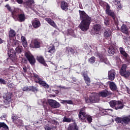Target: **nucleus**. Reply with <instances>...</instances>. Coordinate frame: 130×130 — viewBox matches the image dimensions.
I'll use <instances>...</instances> for the list:
<instances>
[{"instance_id":"nucleus-1","label":"nucleus","mask_w":130,"mask_h":130,"mask_svg":"<svg viewBox=\"0 0 130 130\" xmlns=\"http://www.w3.org/2000/svg\"><path fill=\"white\" fill-rule=\"evenodd\" d=\"M79 15L81 22L79 24V27L81 31L86 32L90 29V25L92 22V18L86 14L84 11L79 10Z\"/></svg>"},{"instance_id":"nucleus-2","label":"nucleus","mask_w":130,"mask_h":130,"mask_svg":"<svg viewBox=\"0 0 130 130\" xmlns=\"http://www.w3.org/2000/svg\"><path fill=\"white\" fill-rule=\"evenodd\" d=\"M12 18L15 20V21H18V22H25L26 20V16L25 13L22 12L20 13L19 10L15 9L12 12Z\"/></svg>"},{"instance_id":"nucleus-3","label":"nucleus","mask_w":130,"mask_h":130,"mask_svg":"<svg viewBox=\"0 0 130 130\" xmlns=\"http://www.w3.org/2000/svg\"><path fill=\"white\" fill-rule=\"evenodd\" d=\"M33 78L34 80L37 84H39L41 86H42L45 89H49V85L45 82V81H43L42 78H40L39 75L37 74H33Z\"/></svg>"},{"instance_id":"nucleus-4","label":"nucleus","mask_w":130,"mask_h":130,"mask_svg":"<svg viewBox=\"0 0 130 130\" xmlns=\"http://www.w3.org/2000/svg\"><path fill=\"white\" fill-rule=\"evenodd\" d=\"M127 65L126 64H123L120 70V74L122 77H124L125 79H127L130 76L129 71H126Z\"/></svg>"},{"instance_id":"nucleus-5","label":"nucleus","mask_w":130,"mask_h":130,"mask_svg":"<svg viewBox=\"0 0 130 130\" xmlns=\"http://www.w3.org/2000/svg\"><path fill=\"white\" fill-rule=\"evenodd\" d=\"M105 13L106 15L111 17L112 19H113L114 21H116V14L110 10V6H109V4H107L106 6Z\"/></svg>"},{"instance_id":"nucleus-6","label":"nucleus","mask_w":130,"mask_h":130,"mask_svg":"<svg viewBox=\"0 0 130 130\" xmlns=\"http://www.w3.org/2000/svg\"><path fill=\"white\" fill-rule=\"evenodd\" d=\"M8 55L9 57L14 61V60H16V58H17V55L16 54V52L14 50L13 48L9 47L8 49Z\"/></svg>"},{"instance_id":"nucleus-7","label":"nucleus","mask_w":130,"mask_h":130,"mask_svg":"<svg viewBox=\"0 0 130 130\" xmlns=\"http://www.w3.org/2000/svg\"><path fill=\"white\" fill-rule=\"evenodd\" d=\"M41 45V42H40V40L38 39H34L31 41L30 47L31 48H40Z\"/></svg>"},{"instance_id":"nucleus-8","label":"nucleus","mask_w":130,"mask_h":130,"mask_svg":"<svg viewBox=\"0 0 130 130\" xmlns=\"http://www.w3.org/2000/svg\"><path fill=\"white\" fill-rule=\"evenodd\" d=\"M4 103L6 104V105H8L9 104H11L12 101H13V99H12V93H7L4 96Z\"/></svg>"},{"instance_id":"nucleus-9","label":"nucleus","mask_w":130,"mask_h":130,"mask_svg":"<svg viewBox=\"0 0 130 130\" xmlns=\"http://www.w3.org/2000/svg\"><path fill=\"white\" fill-rule=\"evenodd\" d=\"M25 56L26 57L27 60L29 61V63L31 65H33L36 62V60H35V58H34V56L28 52L25 53Z\"/></svg>"},{"instance_id":"nucleus-10","label":"nucleus","mask_w":130,"mask_h":130,"mask_svg":"<svg viewBox=\"0 0 130 130\" xmlns=\"http://www.w3.org/2000/svg\"><path fill=\"white\" fill-rule=\"evenodd\" d=\"M79 120L82 122H87L88 123H91L93 120V118H92V116L89 114L85 115V117H82V118L79 119Z\"/></svg>"},{"instance_id":"nucleus-11","label":"nucleus","mask_w":130,"mask_h":130,"mask_svg":"<svg viewBox=\"0 0 130 130\" xmlns=\"http://www.w3.org/2000/svg\"><path fill=\"white\" fill-rule=\"evenodd\" d=\"M49 105L52 108H58V107H60V105L59 103L56 102L55 100H49L48 101Z\"/></svg>"},{"instance_id":"nucleus-12","label":"nucleus","mask_w":130,"mask_h":130,"mask_svg":"<svg viewBox=\"0 0 130 130\" xmlns=\"http://www.w3.org/2000/svg\"><path fill=\"white\" fill-rule=\"evenodd\" d=\"M96 57H99L100 58L99 62H104L106 64H107L108 62V60L107 58H105L103 56V54L99 52H96Z\"/></svg>"},{"instance_id":"nucleus-13","label":"nucleus","mask_w":130,"mask_h":130,"mask_svg":"<svg viewBox=\"0 0 130 130\" xmlns=\"http://www.w3.org/2000/svg\"><path fill=\"white\" fill-rule=\"evenodd\" d=\"M32 25L34 28L37 29V28H39L40 26H41V23H40V20L38 19V18H35L31 21Z\"/></svg>"},{"instance_id":"nucleus-14","label":"nucleus","mask_w":130,"mask_h":130,"mask_svg":"<svg viewBox=\"0 0 130 130\" xmlns=\"http://www.w3.org/2000/svg\"><path fill=\"white\" fill-rule=\"evenodd\" d=\"M109 95H110V92H109L107 89L103 90L99 92V96H100V97H103V98H106V97H108Z\"/></svg>"},{"instance_id":"nucleus-15","label":"nucleus","mask_w":130,"mask_h":130,"mask_svg":"<svg viewBox=\"0 0 130 130\" xmlns=\"http://www.w3.org/2000/svg\"><path fill=\"white\" fill-rule=\"evenodd\" d=\"M81 75L83 77L85 82L87 85L90 86V84H91V80H90V78L88 77V74L85 72H83Z\"/></svg>"},{"instance_id":"nucleus-16","label":"nucleus","mask_w":130,"mask_h":130,"mask_svg":"<svg viewBox=\"0 0 130 130\" xmlns=\"http://www.w3.org/2000/svg\"><path fill=\"white\" fill-rule=\"evenodd\" d=\"M87 114H86V108L83 107L80 110L78 114V117L79 119L80 118H82V117H85V115H86Z\"/></svg>"},{"instance_id":"nucleus-17","label":"nucleus","mask_w":130,"mask_h":130,"mask_svg":"<svg viewBox=\"0 0 130 130\" xmlns=\"http://www.w3.org/2000/svg\"><path fill=\"white\" fill-rule=\"evenodd\" d=\"M60 7L63 11H68L69 10V4L65 1L61 2Z\"/></svg>"},{"instance_id":"nucleus-18","label":"nucleus","mask_w":130,"mask_h":130,"mask_svg":"<svg viewBox=\"0 0 130 130\" xmlns=\"http://www.w3.org/2000/svg\"><path fill=\"white\" fill-rule=\"evenodd\" d=\"M45 20L51 26L53 27L54 28H57V25H56V24L54 21L51 19V18H45Z\"/></svg>"},{"instance_id":"nucleus-19","label":"nucleus","mask_w":130,"mask_h":130,"mask_svg":"<svg viewBox=\"0 0 130 130\" xmlns=\"http://www.w3.org/2000/svg\"><path fill=\"white\" fill-rule=\"evenodd\" d=\"M115 71L111 70L108 72V78L110 81H113L115 79Z\"/></svg>"},{"instance_id":"nucleus-20","label":"nucleus","mask_w":130,"mask_h":130,"mask_svg":"<svg viewBox=\"0 0 130 130\" xmlns=\"http://www.w3.org/2000/svg\"><path fill=\"white\" fill-rule=\"evenodd\" d=\"M37 59L40 63H41V64H43L44 67H48V65H47V63L45 62V60H44V58L42 56H40L39 57H37Z\"/></svg>"},{"instance_id":"nucleus-21","label":"nucleus","mask_w":130,"mask_h":130,"mask_svg":"<svg viewBox=\"0 0 130 130\" xmlns=\"http://www.w3.org/2000/svg\"><path fill=\"white\" fill-rule=\"evenodd\" d=\"M111 30L109 28L105 29L104 31V36L105 38H108L111 36Z\"/></svg>"},{"instance_id":"nucleus-22","label":"nucleus","mask_w":130,"mask_h":130,"mask_svg":"<svg viewBox=\"0 0 130 130\" xmlns=\"http://www.w3.org/2000/svg\"><path fill=\"white\" fill-rule=\"evenodd\" d=\"M117 106L115 107V110H118V109H123L124 107V104L121 101H117Z\"/></svg>"},{"instance_id":"nucleus-23","label":"nucleus","mask_w":130,"mask_h":130,"mask_svg":"<svg viewBox=\"0 0 130 130\" xmlns=\"http://www.w3.org/2000/svg\"><path fill=\"white\" fill-rule=\"evenodd\" d=\"M65 51L66 53H68V54H70V52L71 54H75V53L77 52V51H76V50H75V49L70 47H67L66 48Z\"/></svg>"},{"instance_id":"nucleus-24","label":"nucleus","mask_w":130,"mask_h":130,"mask_svg":"<svg viewBox=\"0 0 130 130\" xmlns=\"http://www.w3.org/2000/svg\"><path fill=\"white\" fill-rule=\"evenodd\" d=\"M93 29L95 34H99V32L101 30V25L95 24L93 26Z\"/></svg>"},{"instance_id":"nucleus-25","label":"nucleus","mask_w":130,"mask_h":130,"mask_svg":"<svg viewBox=\"0 0 130 130\" xmlns=\"http://www.w3.org/2000/svg\"><path fill=\"white\" fill-rule=\"evenodd\" d=\"M121 54L123 57H124V59L125 60V61L128 62V63H129L130 57L128 55V54H127L126 52L125 51L123 53H122Z\"/></svg>"},{"instance_id":"nucleus-26","label":"nucleus","mask_w":130,"mask_h":130,"mask_svg":"<svg viewBox=\"0 0 130 130\" xmlns=\"http://www.w3.org/2000/svg\"><path fill=\"white\" fill-rule=\"evenodd\" d=\"M109 83L110 89H111L112 91H116V89H117V86H116V84H115L114 82L111 81H110Z\"/></svg>"},{"instance_id":"nucleus-27","label":"nucleus","mask_w":130,"mask_h":130,"mask_svg":"<svg viewBox=\"0 0 130 130\" xmlns=\"http://www.w3.org/2000/svg\"><path fill=\"white\" fill-rule=\"evenodd\" d=\"M109 55L110 56H112L114 53H115V49L113 47V46H111L109 48V50L108 51Z\"/></svg>"},{"instance_id":"nucleus-28","label":"nucleus","mask_w":130,"mask_h":130,"mask_svg":"<svg viewBox=\"0 0 130 130\" xmlns=\"http://www.w3.org/2000/svg\"><path fill=\"white\" fill-rule=\"evenodd\" d=\"M121 31L122 33L127 34V33H128V28H127V26L124 24H122L121 27Z\"/></svg>"},{"instance_id":"nucleus-29","label":"nucleus","mask_w":130,"mask_h":130,"mask_svg":"<svg viewBox=\"0 0 130 130\" xmlns=\"http://www.w3.org/2000/svg\"><path fill=\"white\" fill-rule=\"evenodd\" d=\"M32 4H34V0H27L23 3V5L26 6L27 8H30Z\"/></svg>"},{"instance_id":"nucleus-30","label":"nucleus","mask_w":130,"mask_h":130,"mask_svg":"<svg viewBox=\"0 0 130 130\" xmlns=\"http://www.w3.org/2000/svg\"><path fill=\"white\" fill-rule=\"evenodd\" d=\"M22 44L23 46V47H27V46L28 45V43H27V39H26V37L22 36L21 38Z\"/></svg>"},{"instance_id":"nucleus-31","label":"nucleus","mask_w":130,"mask_h":130,"mask_svg":"<svg viewBox=\"0 0 130 130\" xmlns=\"http://www.w3.org/2000/svg\"><path fill=\"white\" fill-rule=\"evenodd\" d=\"M14 123H15V124H16V125L17 127H21V126H22V125H23V120L19 119L16 120V121H15Z\"/></svg>"},{"instance_id":"nucleus-32","label":"nucleus","mask_w":130,"mask_h":130,"mask_svg":"<svg viewBox=\"0 0 130 130\" xmlns=\"http://www.w3.org/2000/svg\"><path fill=\"white\" fill-rule=\"evenodd\" d=\"M9 37L10 39L16 37V31L14 29H10L9 31Z\"/></svg>"},{"instance_id":"nucleus-33","label":"nucleus","mask_w":130,"mask_h":130,"mask_svg":"<svg viewBox=\"0 0 130 130\" xmlns=\"http://www.w3.org/2000/svg\"><path fill=\"white\" fill-rule=\"evenodd\" d=\"M15 51L16 54H20L22 53V51H23V47L21 46H18L15 48Z\"/></svg>"},{"instance_id":"nucleus-34","label":"nucleus","mask_w":130,"mask_h":130,"mask_svg":"<svg viewBox=\"0 0 130 130\" xmlns=\"http://www.w3.org/2000/svg\"><path fill=\"white\" fill-rule=\"evenodd\" d=\"M117 104V101L112 100L109 102L110 107H112V108H114V109H115V106H116Z\"/></svg>"},{"instance_id":"nucleus-35","label":"nucleus","mask_w":130,"mask_h":130,"mask_svg":"<svg viewBox=\"0 0 130 130\" xmlns=\"http://www.w3.org/2000/svg\"><path fill=\"white\" fill-rule=\"evenodd\" d=\"M48 52H49V53H51V54H53V53H54V52H55V47H54V46L53 45L51 46L48 48Z\"/></svg>"},{"instance_id":"nucleus-36","label":"nucleus","mask_w":130,"mask_h":130,"mask_svg":"<svg viewBox=\"0 0 130 130\" xmlns=\"http://www.w3.org/2000/svg\"><path fill=\"white\" fill-rule=\"evenodd\" d=\"M76 122H74L73 124H70L68 127V130H75L76 129Z\"/></svg>"},{"instance_id":"nucleus-37","label":"nucleus","mask_w":130,"mask_h":130,"mask_svg":"<svg viewBox=\"0 0 130 130\" xmlns=\"http://www.w3.org/2000/svg\"><path fill=\"white\" fill-rule=\"evenodd\" d=\"M72 118H68L67 116H64L63 118V122H72Z\"/></svg>"},{"instance_id":"nucleus-38","label":"nucleus","mask_w":130,"mask_h":130,"mask_svg":"<svg viewBox=\"0 0 130 130\" xmlns=\"http://www.w3.org/2000/svg\"><path fill=\"white\" fill-rule=\"evenodd\" d=\"M95 59L96 57H95V56H92L88 59V62H89V63H91V64H93V63L95 62Z\"/></svg>"},{"instance_id":"nucleus-39","label":"nucleus","mask_w":130,"mask_h":130,"mask_svg":"<svg viewBox=\"0 0 130 130\" xmlns=\"http://www.w3.org/2000/svg\"><path fill=\"white\" fill-rule=\"evenodd\" d=\"M89 98L90 99V101L91 103H96L97 102V98L95 96H90Z\"/></svg>"},{"instance_id":"nucleus-40","label":"nucleus","mask_w":130,"mask_h":130,"mask_svg":"<svg viewBox=\"0 0 130 130\" xmlns=\"http://www.w3.org/2000/svg\"><path fill=\"white\" fill-rule=\"evenodd\" d=\"M19 118V116L16 114H13L12 116V119L13 122H15V121H17Z\"/></svg>"},{"instance_id":"nucleus-41","label":"nucleus","mask_w":130,"mask_h":130,"mask_svg":"<svg viewBox=\"0 0 130 130\" xmlns=\"http://www.w3.org/2000/svg\"><path fill=\"white\" fill-rule=\"evenodd\" d=\"M29 91H32V92H37L38 89H37V87L30 86L29 87Z\"/></svg>"},{"instance_id":"nucleus-42","label":"nucleus","mask_w":130,"mask_h":130,"mask_svg":"<svg viewBox=\"0 0 130 130\" xmlns=\"http://www.w3.org/2000/svg\"><path fill=\"white\" fill-rule=\"evenodd\" d=\"M51 123L54 124V125H57V124H58V122L55 119H53L51 121Z\"/></svg>"},{"instance_id":"nucleus-43","label":"nucleus","mask_w":130,"mask_h":130,"mask_svg":"<svg viewBox=\"0 0 130 130\" xmlns=\"http://www.w3.org/2000/svg\"><path fill=\"white\" fill-rule=\"evenodd\" d=\"M23 91H26L27 92H29L30 91V87H29L28 86H25L23 88Z\"/></svg>"},{"instance_id":"nucleus-44","label":"nucleus","mask_w":130,"mask_h":130,"mask_svg":"<svg viewBox=\"0 0 130 130\" xmlns=\"http://www.w3.org/2000/svg\"><path fill=\"white\" fill-rule=\"evenodd\" d=\"M0 83L1 84H3V85H6L7 82H6V80L4 79H3V78H0Z\"/></svg>"},{"instance_id":"nucleus-45","label":"nucleus","mask_w":130,"mask_h":130,"mask_svg":"<svg viewBox=\"0 0 130 130\" xmlns=\"http://www.w3.org/2000/svg\"><path fill=\"white\" fill-rule=\"evenodd\" d=\"M5 8H7V10L9 12H12V8L10 7V5L9 4H7L5 6Z\"/></svg>"},{"instance_id":"nucleus-46","label":"nucleus","mask_w":130,"mask_h":130,"mask_svg":"<svg viewBox=\"0 0 130 130\" xmlns=\"http://www.w3.org/2000/svg\"><path fill=\"white\" fill-rule=\"evenodd\" d=\"M119 50L121 54L125 52V50H124V49L122 47H120Z\"/></svg>"},{"instance_id":"nucleus-47","label":"nucleus","mask_w":130,"mask_h":130,"mask_svg":"<svg viewBox=\"0 0 130 130\" xmlns=\"http://www.w3.org/2000/svg\"><path fill=\"white\" fill-rule=\"evenodd\" d=\"M104 24L106 25V26H108V25H109V20H108L107 19H105Z\"/></svg>"},{"instance_id":"nucleus-48","label":"nucleus","mask_w":130,"mask_h":130,"mask_svg":"<svg viewBox=\"0 0 130 130\" xmlns=\"http://www.w3.org/2000/svg\"><path fill=\"white\" fill-rule=\"evenodd\" d=\"M45 57H46V58H47V59H50V58H51V54H45Z\"/></svg>"},{"instance_id":"nucleus-49","label":"nucleus","mask_w":130,"mask_h":130,"mask_svg":"<svg viewBox=\"0 0 130 130\" xmlns=\"http://www.w3.org/2000/svg\"><path fill=\"white\" fill-rule=\"evenodd\" d=\"M109 110H110L111 111H113V110L111 109H105V110H104V111H105V112L106 113V114H109V113L108 112Z\"/></svg>"},{"instance_id":"nucleus-50","label":"nucleus","mask_w":130,"mask_h":130,"mask_svg":"<svg viewBox=\"0 0 130 130\" xmlns=\"http://www.w3.org/2000/svg\"><path fill=\"white\" fill-rule=\"evenodd\" d=\"M66 103H67L68 104L71 105H73V104H74V102H72V101L71 100H67Z\"/></svg>"},{"instance_id":"nucleus-51","label":"nucleus","mask_w":130,"mask_h":130,"mask_svg":"<svg viewBox=\"0 0 130 130\" xmlns=\"http://www.w3.org/2000/svg\"><path fill=\"white\" fill-rule=\"evenodd\" d=\"M85 102L86 103H92L91 102V99H90V98H87L85 99Z\"/></svg>"},{"instance_id":"nucleus-52","label":"nucleus","mask_w":130,"mask_h":130,"mask_svg":"<svg viewBox=\"0 0 130 130\" xmlns=\"http://www.w3.org/2000/svg\"><path fill=\"white\" fill-rule=\"evenodd\" d=\"M13 45H14V46H16V47H17H17H18V46H20L19 45V43H18V42H17V41H14V42H13Z\"/></svg>"},{"instance_id":"nucleus-53","label":"nucleus","mask_w":130,"mask_h":130,"mask_svg":"<svg viewBox=\"0 0 130 130\" xmlns=\"http://www.w3.org/2000/svg\"><path fill=\"white\" fill-rule=\"evenodd\" d=\"M45 130H52V128L50 127H49V126L46 125L45 127H44Z\"/></svg>"},{"instance_id":"nucleus-54","label":"nucleus","mask_w":130,"mask_h":130,"mask_svg":"<svg viewBox=\"0 0 130 130\" xmlns=\"http://www.w3.org/2000/svg\"><path fill=\"white\" fill-rule=\"evenodd\" d=\"M16 1L19 5H22V4H23V0H16Z\"/></svg>"},{"instance_id":"nucleus-55","label":"nucleus","mask_w":130,"mask_h":130,"mask_svg":"<svg viewBox=\"0 0 130 130\" xmlns=\"http://www.w3.org/2000/svg\"><path fill=\"white\" fill-rule=\"evenodd\" d=\"M6 115H3L1 117V119H5L6 118Z\"/></svg>"},{"instance_id":"nucleus-56","label":"nucleus","mask_w":130,"mask_h":130,"mask_svg":"<svg viewBox=\"0 0 130 130\" xmlns=\"http://www.w3.org/2000/svg\"><path fill=\"white\" fill-rule=\"evenodd\" d=\"M60 103H61V104H64V103H67V100H62Z\"/></svg>"},{"instance_id":"nucleus-57","label":"nucleus","mask_w":130,"mask_h":130,"mask_svg":"<svg viewBox=\"0 0 130 130\" xmlns=\"http://www.w3.org/2000/svg\"><path fill=\"white\" fill-rule=\"evenodd\" d=\"M122 8V7H121V4H120L118 6L117 9H118L119 10H121Z\"/></svg>"},{"instance_id":"nucleus-58","label":"nucleus","mask_w":130,"mask_h":130,"mask_svg":"<svg viewBox=\"0 0 130 130\" xmlns=\"http://www.w3.org/2000/svg\"><path fill=\"white\" fill-rule=\"evenodd\" d=\"M23 69L24 72L26 73V72H27V68L23 67Z\"/></svg>"},{"instance_id":"nucleus-59","label":"nucleus","mask_w":130,"mask_h":130,"mask_svg":"<svg viewBox=\"0 0 130 130\" xmlns=\"http://www.w3.org/2000/svg\"><path fill=\"white\" fill-rule=\"evenodd\" d=\"M75 130H79V126L77 124H75Z\"/></svg>"},{"instance_id":"nucleus-60","label":"nucleus","mask_w":130,"mask_h":130,"mask_svg":"<svg viewBox=\"0 0 130 130\" xmlns=\"http://www.w3.org/2000/svg\"><path fill=\"white\" fill-rule=\"evenodd\" d=\"M115 3H116L115 4V5H119V4H120V1L118 2V1H115Z\"/></svg>"},{"instance_id":"nucleus-61","label":"nucleus","mask_w":130,"mask_h":130,"mask_svg":"<svg viewBox=\"0 0 130 130\" xmlns=\"http://www.w3.org/2000/svg\"><path fill=\"white\" fill-rule=\"evenodd\" d=\"M127 94H130V90H129V88H127Z\"/></svg>"},{"instance_id":"nucleus-62","label":"nucleus","mask_w":130,"mask_h":130,"mask_svg":"<svg viewBox=\"0 0 130 130\" xmlns=\"http://www.w3.org/2000/svg\"><path fill=\"white\" fill-rule=\"evenodd\" d=\"M8 87H9L10 88H12V83H9Z\"/></svg>"},{"instance_id":"nucleus-63","label":"nucleus","mask_w":130,"mask_h":130,"mask_svg":"<svg viewBox=\"0 0 130 130\" xmlns=\"http://www.w3.org/2000/svg\"><path fill=\"white\" fill-rule=\"evenodd\" d=\"M4 42L3 41V39H2V38H0V44H2V43H3Z\"/></svg>"},{"instance_id":"nucleus-64","label":"nucleus","mask_w":130,"mask_h":130,"mask_svg":"<svg viewBox=\"0 0 130 130\" xmlns=\"http://www.w3.org/2000/svg\"><path fill=\"white\" fill-rule=\"evenodd\" d=\"M43 106L44 108H46V107H47V104H46V105H44Z\"/></svg>"}]
</instances>
